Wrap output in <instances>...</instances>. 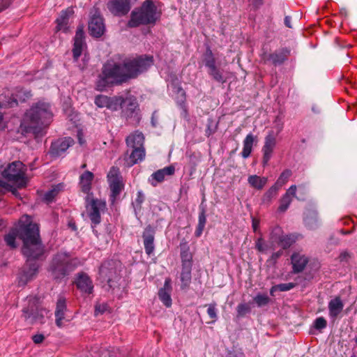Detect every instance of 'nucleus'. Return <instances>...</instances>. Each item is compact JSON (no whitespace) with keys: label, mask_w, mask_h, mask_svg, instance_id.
<instances>
[{"label":"nucleus","mask_w":357,"mask_h":357,"mask_svg":"<svg viewBox=\"0 0 357 357\" xmlns=\"http://www.w3.org/2000/svg\"><path fill=\"white\" fill-rule=\"evenodd\" d=\"M153 63L152 56H140L126 61L123 65L112 61H107L96 82V89L103 91L112 84H119L146 70Z\"/></svg>","instance_id":"obj_1"},{"label":"nucleus","mask_w":357,"mask_h":357,"mask_svg":"<svg viewBox=\"0 0 357 357\" xmlns=\"http://www.w3.org/2000/svg\"><path fill=\"white\" fill-rule=\"evenodd\" d=\"M53 114L48 102L38 101L25 113L20 127L26 132L38 135L50 123Z\"/></svg>","instance_id":"obj_2"},{"label":"nucleus","mask_w":357,"mask_h":357,"mask_svg":"<svg viewBox=\"0 0 357 357\" xmlns=\"http://www.w3.org/2000/svg\"><path fill=\"white\" fill-rule=\"evenodd\" d=\"M20 238L24 245L22 252L28 261L39 258L44 254V246L39 236V229L36 224L29 223L20 228Z\"/></svg>","instance_id":"obj_3"},{"label":"nucleus","mask_w":357,"mask_h":357,"mask_svg":"<svg viewBox=\"0 0 357 357\" xmlns=\"http://www.w3.org/2000/svg\"><path fill=\"white\" fill-rule=\"evenodd\" d=\"M82 264L77 258H71L66 252H58L52 259L49 271L54 279H61Z\"/></svg>","instance_id":"obj_4"},{"label":"nucleus","mask_w":357,"mask_h":357,"mask_svg":"<svg viewBox=\"0 0 357 357\" xmlns=\"http://www.w3.org/2000/svg\"><path fill=\"white\" fill-rule=\"evenodd\" d=\"M159 17L155 5L151 1L146 0L140 8L132 11L128 26L137 27L142 24H154Z\"/></svg>","instance_id":"obj_5"},{"label":"nucleus","mask_w":357,"mask_h":357,"mask_svg":"<svg viewBox=\"0 0 357 357\" xmlns=\"http://www.w3.org/2000/svg\"><path fill=\"white\" fill-rule=\"evenodd\" d=\"M94 102L100 108L106 107L114 111L123 107L126 104L130 107L129 109L131 112H135L137 107L136 102L131 98L123 99L121 96L108 97L104 95H99L95 98Z\"/></svg>","instance_id":"obj_6"},{"label":"nucleus","mask_w":357,"mask_h":357,"mask_svg":"<svg viewBox=\"0 0 357 357\" xmlns=\"http://www.w3.org/2000/svg\"><path fill=\"white\" fill-rule=\"evenodd\" d=\"M25 172V166L22 162L14 161L3 169L2 176L18 187H23L27 183Z\"/></svg>","instance_id":"obj_7"},{"label":"nucleus","mask_w":357,"mask_h":357,"mask_svg":"<svg viewBox=\"0 0 357 357\" xmlns=\"http://www.w3.org/2000/svg\"><path fill=\"white\" fill-rule=\"evenodd\" d=\"M86 207L90 220L94 225L100 222V213L106 208V202L98 199H93L92 195L86 197Z\"/></svg>","instance_id":"obj_8"},{"label":"nucleus","mask_w":357,"mask_h":357,"mask_svg":"<svg viewBox=\"0 0 357 357\" xmlns=\"http://www.w3.org/2000/svg\"><path fill=\"white\" fill-rule=\"evenodd\" d=\"M296 241L294 235H284L281 227H275L270 234L269 243L271 249H275V245L281 246L282 249L289 248Z\"/></svg>","instance_id":"obj_9"},{"label":"nucleus","mask_w":357,"mask_h":357,"mask_svg":"<svg viewBox=\"0 0 357 357\" xmlns=\"http://www.w3.org/2000/svg\"><path fill=\"white\" fill-rule=\"evenodd\" d=\"M204 62L208 68V75L216 82L225 83L226 82L222 73L216 66V61L212 50L208 47L204 54Z\"/></svg>","instance_id":"obj_10"},{"label":"nucleus","mask_w":357,"mask_h":357,"mask_svg":"<svg viewBox=\"0 0 357 357\" xmlns=\"http://www.w3.org/2000/svg\"><path fill=\"white\" fill-rule=\"evenodd\" d=\"M107 180L112 192V202H114L116 197L119 195L123 188L122 178L119 175V170L116 167H112L107 174Z\"/></svg>","instance_id":"obj_11"},{"label":"nucleus","mask_w":357,"mask_h":357,"mask_svg":"<svg viewBox=\"0 0 357 357\" xmlns=\"http://www.w3.org/2000/svg\"><path fill=\"white\" fill-rule=\"evenodd\" d=\"M282 129V126L280 125L278 127V132L274 133L273 131H269L265 137L264 144L262 148L263 151V164L266 165L270 160L273 150L276 146V137L278 132Z\"/></svg>","instance_id":"obj_12"},{"label":"nucleus","mask_w":357,"mask_h":357,"mask_svg":"<svg viewBox=\"0 0 357 357\" xmlns=\"http://www.w3.org/2000/svg\"><path fill=\"white\" fill-rule=\"evenodd\" d=\"M22 312L23 317L28 324L42 323L44 316L47 313L45 310L40 309L33 304L30 307L24 308Z\"/></svg>","instance_id":"obj_13"},{"label":"nucleus","mask_w":357,"mask_h":357,"mask_svg":"<svg viewBox=\"0 0 357 357\" xmlns=\"http://www.w3.org/2000/svg\"><path fill=\"white\" fill-rule=\"evenodd\" d=\"M289 50L287 48L281 49L274 53H264L261 55V61L264 63H272L275 66L282 64L289 55Z\"/></svg>","instance_id":"obj_14"},{"label":"nucleus","mask_w":357,"mask_h":357,"mask_svg":"<svg viewBox=\"0 0 357 357\" xmlns=\"http://www.w3.org/2000/svg\"><path fill=\"white\" fill-rule=\"evenodd\" d=\"M107 8L115 15H124L130 10V0H111Z\"/></svg>","instance_id":"obj_15"},{"label":"nucleus","mask_w":357,"mask_h":357,"mask_svg":"<svg viewBox=\"0 0 357 357\" xmlns=\"http://www.w3.org/2000/svg\"><path fill=\"white\" fill-rule=\"evenodd\" d=\"M119 262L114 260H109L104 262L99 269V273L104 279L107 280L109 282L113 275H116L118 271Z\"/></svg>","instance_id":"obj_16"},{"label":"nucleus","mask_w":357,"mask_h":357,"mask_svg":"<svg viewBox=\"0 0 357 357\" xmlns=\"http://www.w3.org/2000/svg\"><path fill=\"white\" fill-rule=\"evenodd\" d=\"M74 143L71 137L59 139L52 144L50 153L53 157H58L65 152Z\"/></svg>","instance_id":"obj_17"},{"label":"nucleus","mask_w":357,"mask_h":357,"mask_svg":"<svg viewBox=\"0 0 357 357\" xmlns=\"http://www.w3.org/2000/svg\"><path fill=\"white\" fill-rule=\"evenodd\" d=\"M89 30L93 37L99 38L102 36L105 31L102 17L98 15H94L89 23Z\"/></svg>","instance_id":"obj_18"},{"label":"nucleus","mask_w":357,"mask_h":357,"mask_svg":"<svg viewBox=\"0 0 357 357\" xmlns=\"http://www.w3.org/2000/svg\"><path fill=\"white\" fill-rule=\"evenodd\" d=\"M75 284L82 293L90 294L93 292V284L89 276L85 273H79L77 275Z\"/></svg>","instance_id":"obj_19"},{"label":"nucleus","mask_w":357,"mask_h":357,"mask_svg":"<svg viewBox=\"0 0 357 357\" xmlns=\"http://www.w3.org/2000/svg\"><path fill=\"white\" fill-rule=\"evenodd\" d=\"M29 223H32L31 221V218L29 215H24L19 221L20 227L19 229H12L8 234L5 236L4 240L6 244L11 248H14L16 247L15 239L19 234L20 236V228L22 226L27 225Z\"/></svg>","instance_id":"obj_20"},{"label":"nucleus","mask_w":357,"mask_h":357,"mask_svg":"<svg viewBox=\"0 0 357 357\" xmlns=\"http://www.w3.org/2000/svg\"><path fill=\"white\" fill-rule=\"evenodd\" d=\"M85 46L83 29L82 27H78L74 38V47L73 49V58L75 61L80 56Z\"/></svg>","instance_id":"obj_21"},{"label":"nucleus","mask_w":357,"mask_h":357,"mask_svg":"<svg viewBox=\"0 0 357 357\" xmlns=\"http://www.w3.org/2000/svg\"><path fill=\"white\" fill-rule=\"evenodd\" d=\"M172 290V281L170 278H167L165 280L163 287L158 291L159 299L167 307H171L172 304L171 298Z\"/></svg>","instance_id":"obj_22"},{"label":"nucleus","mask_w":357,"mask_h":357,"mask_svg":"<svg viewBox=\"0 0 357 357\" xmlns=\"http://www.w3.org/2000/svg\"><path fill=\"white\" fill-rule=\"evenodd\" d=\"M175 168L174 166L170 165L162 169H160L155 172L153 173L151 177V185L155 186L158 183L163 181L166 176H172L174 174Z\"/></svg>","instance_id":"obj_23"},{"label":"nucleus","mask_w":357,"mask_h":357,"mask_svg":"<svg viewBox=\"0 0 357 357\" xmlns=\"http://www.w3.org/2000/svg\"><path fill=\"white\" fill-rule=\"evenodd\" d=\"M291 259L293 271L295 273L302 272L308 262L307 258L299 252L294 253L291 255Z\"/></svg>","instance_id":"obj_24"},{"label":"nucleus","mask_w":357,"mask_h":357,"mask_svg":"<svg viewBox=\"0 0 357 357\" xmlns=\"http://www.w3.org/2000/svg\"><path fill=\"white\" fill-rule=\"evenodd\" d=\"M296 185H292L287 190L286 193L280 199V204L278 210L280 212H284L292 202V197H296Z\"/></svg>","instance_id":"obj_25"},{"label":"nucleus","mask_w":357,"mask_h":357,"mask_svg":"<svg viewBox=\"0 0 357 357\" xmlns=\"http://www.w3.org/2000/svg\"><path fill=\"white\" fill-rule=\"evenodd\" d=\"M144 245L145 252L148 255H151L154 251V236L153 231L152 230L151 227H148L146 228L144 234Z\"/></svg>","instance_id":"obj_26"},{"label":"nucleus","mask_w":357,"mask_h":357,"mask_svg":"<svg viewBox=\"0 0 357 357\" xmlns=\"http://www.w3.org/2000/svg\"><path fill=\"white\" fill-rule=\"evenodd\" d=\"M66 310V300L63 297H60L56 303L55 310L56 324L61 328L63 326V320L64 319L65 311Z\"/></svg>","instance_id":"obj_27"},{"label":"nucleus","mask_w":357,"mask_h":357,"mask_svg":"<svg viewBox=\"0 0 357 357\" xmlns=\"http://www.w3.org/2000/svg\"><path fill=\"white\" fill-rule=\"evenodd\" d=\"M144 137L139 131H135L126 138V144L129 147H144Z\"/></svg>","instance_id":"obj_28"},{"label":"nucleus","mask_w":357,"mask_h":357,"mask_svg":"<svg viewBox=\"0 0 357 357\" xmlns=\"http://www.w3.org/2000/svg\"><path fill=\"white\" fill-rule=\"evenodd\" d=\"M93 179V174L89 171H86L80 176L79 184L83 192L91 195V182Z\"/></svg>","instance_id":"obj_29"},{"label":"nucleus","mask_w":357,"mask_h":357,"mask_svg":"<svg viewBox=\"0 0 357 357\" xmlns=\"http://www.w3.org/2000/svg\"><path fill=\"white\" fill-rule=\"evenodd\" d=\"M344 304L340 297H335L328 303L329 315L333 318H335L342 311Z\"/></svg>","instance_id":"obj_30"},{"label":"nucleus","mask_w":357,"mask_h":357,"mask_svg":"<svg viewBox=\"0 0 357 357\" xmlns=\"http://www.w3.org/2000/svg\"><path fill=\"white\" fill-rule=\"evenodd\" d=\"M133 149L129 160L128 161V166H132L133 165L142 161L145 158V149L144 147H132Z\"/></svg>","instance_id":"obj_31"},{"label":"nucleus","mask_w":357,"mask_h":357,"mask_svg":"<svg viewBox=\"0 0 357 357\" xmlns=\"http://www.w3.org/2000/svg\"><path fill=\"white\" fill-rule=\"evenodd\" d=\"M73 13V10L72 9H67L66 10H63L59 17L56 19V23H57V25H56V29L58 31H66V29H67V24H68V17L70 15H72Z\"/></svg>","instance_id":"obj_32"},{"label":"nucleus","mask_w":357,"mask_h":357,"mask_svg":"<svg viewBox=\"0 0 357 357\" xmlns=\"http://www.w3.org/2000/svg\"><path fill=\"white\" fill-rule=\"evenodd\" d=\"M268 179L266 177H261L257 175H251L248 178L249 185L257 189L261 190L267 183Z\"/></svg>","instance_id":"obj_33"},{"label":"nucleus","mask_w":357,"mask_h":357,"mask_svg":"<svg viewBox=\"0 0 357 357\" xmlns=\"http://www.w3.org/2000/svg\"><path fill=\"white\" fill-rule=\"evenodd\" d=\"M38 273V266L36 264H32L29 267L24 270L20 276V282L25 284L29 280L35 278Z\"/></svg>","instance_id":"obj_34"},{"label":"nucleus","mask_w":357,"mask_h":357,"mask_svg":"<svg viewBox=\"0 0 357 357\" xmlns=\"http://www.w3.org/2000/svg\"><path fill=\"white\" fill-rule=\"evenodd\" d=\"M255 142V137L252 133L248 134L243 140V148L241 155L243 158H247L250 155L252 146Z\"/></svg>","instance_id":"obj_35"},{"label":"nucleus","mask_w":357,"mask_h":357,"mask_svg":"<svg viewBox=\"0 0 357 357\" xmlns=\"http://www.w3.org/2000/svg\"><path fill=\"white\" fill-rule=\"evenodd\" d=\"M181 258L182 266L192 267V255L190 252V248L186 244L181 245Z\"/></svg>","instance_id":"obj_36"},{"label":"nucleus","mask_w":357,"mask_h":357,"mask_svg":"<svg viewBox=\"0 0 357 357\" xmlns=\"http://www.w3.org/2000/svg\"><path fill=\"white\" fill-rule=\"evenodd\" d=\"M192 267L182 266L180 280L181 282V289H186L191 282Z\"/></svg>","instance_id":"obj_37"},{"label":"nucleus","mask_w":357,"mask_h":357,"mask_svg":"<svg viewBox=\"0 0 357 357\" xmlns=\"http://www.w3.org/2000/svg\"><path fill=\"white\" fill-rule=\"evenodd\" d=\"M172 91L176 94L175 98L180 103H183L185 99V91L177 84L172 82L171 84Z\"/></svg>","instance_id":"obj_38"},{"label":"nucleus","mask_w":357,"mask_h":357,"mask_svg":"<svg viewBox=\"0 0 357 357\" xmlns=\"http://www.w3.org/2000/svg\"><path fill=\"white\" fill-rule=\"evenodd\" d=\"M62 188V184H59L56 186L52 187V189L45 192V194L44 195V199L47 203L52 202L54 198L58 195L59 192L61 191Z\"/></svg>","instance_id":"obj_39"},{"label":"nucleus","mask_w":357,"mask_h":357,"mask_svg":"<svg viewBox=\"0 0 357 357\" xmlns=\"http://www.w3.org/2000/svg\"><path fill=\"white\" fill-rule=\"evenodd\" d=\"M279 189L278 185L275 184L272 185L264 195L262 202L264 203L271 202L272 199L276 197Z\"/></svg>","instance_id":"obj_40"},{"label":"nucleus","mask_w":357,"mask_h":357,"mask_svg":"<svg viewBox=\"0 0 357 357\" xmlns=\"http://www.w3.org/2000/svg\"><path fill=\"white\" fill-rule=\"evenodd\" d=\"M291 174V172L290 170L287 169V170L284 171L280 174V176L278 178V179L277 180V181L275 183V185H278V187L280 188L283 185H284L287 182Z\"/></svg>","instance_id":"obj_41"},{"label":"nucleus","mask_w":357,"mask_h":357,"mask_svg":"<svg viewBox=\"0 0 357 357\" xmlns=\"http://www.w3.org/2000/svg\"><path fill=\"white\" fill-rule=\"evenodd\" d=\"M254 301L259 307L264 306L269 303V298L266 294H257L255 298Z\"/></svg>","instance_id":"obj_42"},{"label":"nucleus","mask_w":357,"mask_h":357,"mask_svg":"<svg viewBox=\"0 0 357 357\" xmlns=\"http://www.w3.org/2000/svg\"><path fill=\"white\" fill-rule=\"evenodd\" d=\"M251 309L248 304L247 303H241L238 305L236 307L237 316L238 317H241L245 316L247 313L250 312Z\"/></svg>","instance_id":"obj_43"},{"label":"nucleus","mask_w":357,"mask_h":357,"mask_svg":"<svg viewBox=\"0 0 357 357\" xmlns=\"http://www.w3.org/2000/svg\"><path fill=\"white\" fill-rule=\"evenodd\" d=\"M255 246L257 250L261 252H265L268 250V248H271L270 243L269 245L264 244L262 238H259L257 239V241H256Z\"/></svg>","instance_id":"obj_44"},{"label":"nucleus","mask_w":357,"mask_h":357,"mask_svg":"<svg viewBox=\"0 0 357 357\" xmlns=\"http://www.w3.org/2000/svg\"><path fill=\"white\" fill-rule=\"evenodd\" d=\"M326 325V320L324 317H318L314 321V327L319 331L325 328Z\"/></svg>","instance_id":"obj_45"},{"label":"nucleus","mask_w":357,"mask_h":357,"mask_svg":"<svg viewBox=\"0 0 357 357\" xmlns=\"http://www.w3.org/2000/svg\"><path fill=\"white\" fill-rule=\"evenodd\" d=\"M31 93L29 91H18L16 93L15 97L14 98L15 101H24L26 98H29L31 96Z\"/></svg>","instance_id":"obj_46"},{"label":"nucleus","mask_w":357,"mask_h":357,"mask_svg":"<svg viewBox=\"0 0 357 357\" xmlns=\"http://www.w3.org/2000/svg\"><path fill=\"white\" fill-rule=\"evenodd\" d=\"M216 311V303H213L208 305L207 313L211 319H214V321L217 319Z\"/></svg>","instance_id":"obj_47"},{"label":"nucleus","mask_w":357,"mask_h":357,"mask_svg":"<svg viewBox=\"0 0 357 357\" xmlns=\"http://www.w3.org/2000/svg\"><path fill=\"white\" fill-rule=\"evenodd\" d=\"M294 287H295V284L292 283V282L277 284L278 291H289V290L293 289Z\"/></svg>","instance_id":"obj_48"},{"label":"nucleus","mask_w":357,"mask_h":357,"mask_svg":"<svg viewBox=\"0 0 357 357\" xmlns=\"http://www.w3.org/2000/svg\"><path fill=\"white\" fill-rule=\"evenodd\" d=\"M282 253H283V252L282 250L277 251L275 252H273L271 255L270 259H268V261L270 263L275 264L276 262V261L278 260V259L282 256Z\"/></svg>","instance_id":"obj_49"},{"label":"nucleus","mask_w":357,"mask_h":357,"mask_svg":"<svg viewBox=\"0 0 357 357\" xmlns=\"http://www.w3.org/2000/svg\"><path fill=\"white\" fill-rule=\"evenodd\" d=\"M107 308V306L105 303L96 305V310H95L96 314H98V313L102 314V313L105 312L106 311Z\"/></svg>","instance_id":"obj_50"},{"label":"nucleus","mask_w":357,"mask_h":357,"mask_svg":"<svg viewBox=\"0 0 357 357\" xmlns=\"http://www.w3.org/2000/svg\"><path fill=\"white\" fill-rule=\"evenodd\" d=\"M11 3V0H1L0 1V12L6 9Z\"/></svg>","instance_id":"obj_51"},{"label":"nucleus","mask_w":357,"mask_h":357,"mask_svg":"<svg viewBox=\"0 0 357 357\" xmlns=\"http://www.w3.org/2000/svg\"><path fill=\"white\" fill-rule=\"evenodd\" d=\"M206 222V215H205V213H204V211H202L199 215L198 225H201L205 226Z\"/></svg>","instance_id":"obj_52"},{"label":"nucleus","mask_w":357,"mask_h":357,"mask_svg":"<svg viewBox=\"0 0 357 357\" xmlns=\"http://www.w3.org/2000/svg\"><path fill=\"white\" fill-rule=\"evenodd\" d=\"M44 336L41 334H37L33 336L32 340L34 343L39 344L44 340Z\"/></svg>","instance_id":"obj_53"},{"label":"nucleus","mask_w":357,"mask_h":357,"mask_svg":"<svg viewBox=\"0 0 357 357\" xmlns=\"http://www.w3.org/2000/svg\"><path fill=\"white\" fill-rule=\"evenodd\" d=\"M77 137L79 144L82 146L84 145L85 144V140L83 138L84 135H83L82 130L77 131Z\"/></svg>","instance_id":"obj_54"},{"label":"nucleus","mask_w":357,"mask_h":357,"mask_svg":"<svg viewBox=\"0 0 357 357\" xmlns=\"http://www.w3.org/2000/svg\"><path fill=\"white\" fill-rule=\"evenodd\" d=\"M3 164L2 162L0 161V174L2 175V172H3ZM8 187V185H7L5 182L2 181L0 180V188H4V189H7Z\"/></svg>","instance_id":"obj_55"},{"label":"nucleus","mask_w":357,"mask_h":357,"mask_svg":"<svg viewBox=\"0 0 357 357\" xmlns=\"http://www.w3.org/2000/svg\"><path fill=\"white\" fill-rule=\"evenodd\" d=\"M204 225H198L197 227V229H196V231H195V236L199 237L201 236V234H202L203 232V230L204 229Z\"/></svg>","instance_id":"obj_56"},{"label":"nucleus","mask_w":357,"mask_h":357,"mask_svg":"<svg viewBox=\"0 0 357 357\" xmlns=\"http://www.w3.org/2000/svg\"><path fill=\"white\" fill-rule=\"evenodd\" d=\"M252 226L254 231H257L259 227V220L256 218H252Z\"/></svg>","instance_id":"obj_57"},{"label":"nucleus","mask_w":357,"mask_h":357,"mask_svg":"<svg viewBox=\"0 0 357 357\" xmlns=\"http://www.w3.org/2000/svg\"><path fill=\"white\" fill-rule=\"evenodd\" d=\"M100 357H111L110 351L107 349L102 350Z\"/></svg>","instance_id":"obj_58"},{"label":"nucleus","mask_w":357,"mask_h":357,"mask_svg":"<svg viewBox=\"0 0 357 357\" xmlns=\"http://www.w3.org/2000/svg\"><path fill=\"white\" fill-rule=\"evenodd\" d=\"M291 17L289 16H287L284 18V24L289 28H291Z\"/></svg>","instance_id":"obj_59"},{"label":"nucleus","mask_w":357,"mask_h":357,"mask_svg":"<svg viewBox=\"0 0 357 357\" xmlns=\"http://www.w3.org/2000/svg\"><path fill=\"white\" fill-rule=\"evenodd\" d=\"M276 291H278L277 285H275V286L272 287V288L270 290L271 295L273 296L274 292Z\"/></svg>","instance_id":"obj_60"},{"label":"nucleus","mask_w":357,"mask_h":357,"mask_svg":"<svg viewBox=\"0 0 357 357\" xmlns=\"http://www.w3.org/2000/svg\"><path fill=\"white\" fill-rule=\"evenodd\" d=\"M214 132V130H212L209 126H208V128L206 129V135L208 136H210L211 135H212L213 133Z\"/></svg>","instance_id":"obj_61"},{"label":"nucleus","mask_w":357,"mask_h":357,"mask_svg":"<svg viewBox=\"0 0 357 357\" xmlns=\"http://www.w3.org/2000/svg\"><path fill=\"white\" fill-rule=\"evenodd\" d=\"M347 255V253L341 254V255H340L341 260H344V259H346Z\"/></svg>","instance_id":"obj_62"},{"label":"nucleus","mask_w":357,"mask_h":357,"mask_svg":"<svg viewBox=\"0 0 357 357\" xmlns=\"http://www.w3.org/2000/svg\"><path fill=\"white\" fill-rule=\"evenodd\" d=\"M3 119V114L0 112V127L2 125Z\"/></svg>","instance_id":"obj_63"},{"label":"nucleus","mask_w":357,"mask_h":357,"mask_svg":"<svg viewBox=\"0 0 357 357\" xmlns=\"http://www.w3.org/2000/svg\"><path fill=\"white\" fill-rule=\"evenodd\" d=\"M342 232L343 234H349V233H350V231H344L343 230H342Z\"/></svg>","instance_id":"obj_64"}]
</instances>
